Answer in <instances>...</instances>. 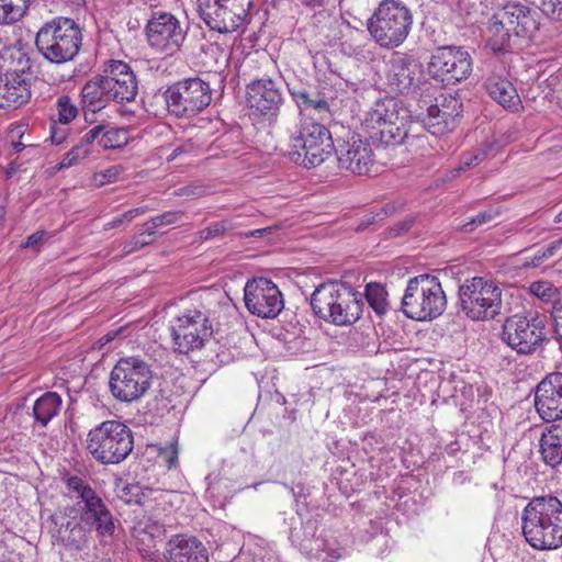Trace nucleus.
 <instances>
[{
	"instance_id": "nucleus-27",
	"label": "nucleus",
	"mask_w": 562,
	"mask_h": 562,
	"mask_svg": "<svg viewBox=\"0 0 562 562\" xmlns=\"http://www.w3.org/2000/svg\"><path fill=\"white\" fill-rule=\"evenodd\" d=\"M167 562H207L205 546L195 537L173 536L168 542Z\"/></svg>"
},
{
	"instance_id": "nucleus-58",
	"label": "nucleus",
	"mask_w": 562,
	"mask_h": 562,
	"mask_svg": "<svg viewBox=\"0 0 562 562\" xmlns=\"http://www.w3.org/2000/svg\"><path fill=\"white\" fill-rule=\"evenodd\" d=\"M413 223H414V217H407L403 222H401L397 225H395L394 227H392L390 233L393 236H400L404 232H407L411 228V226L413 225Z\"/></svg>"
},
{
	"instance_id": "nucleus-22",
	"label": "nucleus",
	"mask_w": 562,
	"mask_h": 562,
	"mask_svg": "<svg viewBox=\"0 0 562 562\" xmlns=\"http://www.w3.org/2000/svg\"><path fill=\"white\" fill-rule=\"evenodd\" d=\"M535 407L546 423L562 419V372H551L538 383Z\"/></svg>"
},
{
	"instance_id": "nucleus-17",
	"label": "nucleus",
	"mask_w": 562,
	"mask_h": 562,
	"mask_svg": "<svg viewBox=\"0 0 562 562\" xmlns=\"http://www.w3.org/2000/svg\"><path fill=\"white\" fill-rule=\"evenodd\" d=\"M247 103L256 115L274 121L284 102L281 82L270 78L252 80L246 89Z\"/></svg>"
},
{
	"instance_id": "nucleus-29",
	"label": "nucleus",
	"mask_w": 562,
	"mask_h": 562,
	"mask_svg": "<svg viewBox=\"0 0 562 562\" xmlns=\"http://www.w3.org/2000/svg\"><path fill=\"white\" fill-rule=\"evenodd\" d=\"M341 296L336 304L335 312L328 314L326 322H329L336 326H346L356 323L363 308V302L358 297L357 293L349 286H345Z\"/></svg>"
},
{
	"instance_id": "nucleus-33",
	"label": "nucleus",
	"mask_w": 562,
	"mask_h": 562,
	"mask_svg": "<svg viewBox=\"0 0 562 562\" xmlns=\"http://www.w3.org/2000/svg\"><path fill=\"white\" fill-rule=\"evenodd\" d=\"M485 87L490 97L505 109H515L520 102L516 88L507 79L491 77Z\"/></svg>"
},
{
	"instance_id": "nucleus-40",
	"label": "nucleus",
	"mask_w": 562,
	"mask_h": 562,
	"mask_svg": "<svg viewBox=\"0 0 562 562\" xmlns=\"http://www.w3.org/2000/svg\"><path fill=\"white\" fill-rule=\"evenodd\" d=\"M387 292L379 283H369L366 286V299L378 315H382L387 308Z\"/></svg>"
},
{
	"instance_id": "nucleus-4",
	"label": "nucleus",
	"mask_w": 562,
	"mask_h": 562,
	"mask_svg": "<svg viewBox=\"0 0 562 562\" xmlns=\"http://www.w3.org/2000/svg\"><path fill=\"white\" fill-rule=\"evenodd\" d=\"M413 26V13L401 0H382L367 20L372 40L384 49L401 46Z\"/></svg>"
},
{
	"instance_id": "nucleus-53",
	"label": "nucleus",
	"mask_w": 562,
	"mask_h": 562,
	"mask_svg": "<svg viewBox=\"0 0 562 562\" xmlns=\"http://www.w3.org/2000/svg\"><path fill=\"white\" fill-rule=\"evenodd\" d=\"M119 175V170L116 167H111L103 172L95 173L93 180L97 186H104L106 183L113 182Z\"/></svg>"
},
{
	"instance_id": "nucleus-23",
	"label": "nucleus",
	"mask_w": 562,
	"mask_h": 562,
	"mask_svg": "<svg viewBox=\"0 0 562 562\" xmlns=\"http://www.w3.org/2000/svg\"><path fill=\"white\" fill-rule=\"evenodd\" d=\"M102 72L114 102L124 103L135 100L138 83L128 64L122 60H109L104 64Z\"/></svg>"
},
{
	"instance_id": "nucleus-48",
	"label": "nucleus",
	"mask_w": 562,
	"mask_h": 562,
	"mask_svg": "<svg viewBox=\"0 0 562 562\" xmlns=\"http://www.w3.org/2000/svg\"><path fill=\"white\" fill-rule=\"evenodd\" d=\"M183 217L182 211H168L158 216L153 217L151 223L155 227L176 224Z\"/></svg>"
},
{
	"instance_id": "nucleus-36",
	"label": "nucleus",
	"mask_w": 562,
	"mask_h": 562,
	"mask_svg": "<svg viewBox=\"0 0 562 562\" xmlns=\"http://www.w3.org/2000/svg\"><path fill=\"white\" fill-rule=\"evenodd\" d=\"M31 0H0V24L10 25L20 21L27 12Z\"/></svg>"
},
{
	"instance_id": "nucleus-30",
	"label": "nucleus",
	"mask_w": 562,
	"mask_h": 562,
	"mask_svg": "<svg viewBox=\"0 0 562 562\" xmlns=\"http://www.w3.org/2000/svg\"><path fill=\"white\" fill-rule=\"evenodd\" d=\"M345 285L338 282L319 284L311 295V306L315 315L327 321L328 314L335 312Z\"/></svg>"
},
{
	"instance_id": "nucleus-34",
	"label": "nucleus",
	"mask_w": 562,
	"mask_h": 562,
	"mask_svg": "<svg viewBox=\"0 0 562 562\" xmlns=\"http://www.w3.org/2000/svg\"><path fill=\"white\" fill-rule=\"evenodd\" d=\"M497 10L490 19L487 24L488 40L487 44L493 52H503L509 46L510 36L513 31L508 24L501 16Z\"/></svg>"
},
{
	"instance_id": "nucleus-64",
	"label": "nucleus",
	"mask_w": 562,
	"mask_h": 562,
	"mask_svg": "<svg viewBox=\"0 0 562 562\" xmlns=\"http://www.w3.org/2000/svg\"><path fill=\"white\" fill-rule=\"evenodd\" d=\"M12 146L15 149L16 153H19V151H21L22 149L25 148V145L23 143H21V142L12 143Z\"/></svg>"
},
{
	"instance_id": "nucleus-42",
	"label": "nucleus",
	"mask_w": 562,
	"mask_h": 562,
	"mask_svg": "<svg viewBox=\"0 0 562 562\" xmlns=\"http://www.w3.org/2000/svg\"><path fill=\"white\" fill-rule=\"evenodd\" d=\"M55 106L58 121L61 124L70 123L78 115V108L76 103L67 94L60 95L57 99Z\"/></svg>"
},
{
	"instance_id": "nucleus-37",
	"label": "nucleus",
	"mask_w": 562,
	"mask_h": 562,
	"mask_svg": "<svg viewBox=\"0 0 562 562\" xmlns=\"http://www.w3.org/2000/svg\"><path fill=\"white\" fill-rule=\"evenodd\" d=\"M302 536L300 532H293L292 537L294 541H296L301 548L306 553H312L313 551H318L322 548V541L315 539L316 536V522L312 520H307L302 524Z\"/></svg>"
},
{
	"instance_id": "nucleus-39",
	"label": "nucleus",
	"mask_w": 562,
	"mask_h": 562,
	"mask_svg": "<svg viewBox=\"0 0 562 562\" xmlns=\"http://www.w3.org/2000/svg\"><path fill=\"white\" fill-rule=\"evenodd\" d=\"M128 142V133L122 127H110L103 125V132L100 136L99 146L104 149L120 148Z\"/></svg>"
},
{
	"instance_id": "nucleus-41",
	"label": "nucleus",
	"mask_w": 562,
	"mask_h": 562,
	"mask_svg": "<svg viewBox=\"0 0 562 562\" xmlns=\"http://www.w3.org/2000/svg\"><path fill=\"white\" fill-rule=\"evenodd\" d=\"M503 213L502 206H490L488 209L480 212L476 216L471 217L461 229L464 232H472L477 226L485 225L497 220Z\"/></svg>"
},
{
	"instance_id": "nucleus-56",
	"label": "nucleus",
	"mask_w": 562,
	"mask_h": 562,
	"mask_svg": "<svg viewBox=\"0 0 562 562\" xmlns=\"http://www.w3.org/2000/svg\"><path fill=\"white\" fill-rule=\"evenodd\" d=\"M40 243H49L48 238H47V233L44 232V231H37L33 234H31L26 241L24 244H21L20 246H30V247H33V246H37Z\"/></svg>"
},
{
	"instance_id": "nucleus-13",
	"label": "nucleus",
	"mask_w": 562,
	"mask_h": 562,
	"mask_svg": "<svg viewBox=\"0 0 562 562\" xmlns=\"http://www.w3.org/2000/svg\"><path fill=\"white\" fill-rule=\"evenodd\" d=\"M212 335L213 326L206 310L188 308L171 322L173 349L179 353L201 349Z\"/></svg>"
},
{
	"instance_id": "nucleus-18",
	"label": "nucleus",
	"mask_w": 562,
	"mask_h": 562,
	"mask_svg": "<svg viewBox=\"0 0 562 562\" xmlns=\"http://www.w3.org/2000/svg\"><path fill=\"white\" fill-rule=\"evenodd\" d=\"M420 64L412 56L396 54L390 61L386 74L387 86L392 92L398 94H422V86L429 83L422 81Z\"/></svg>"
},
{
	"instance_id": "nucleus-49",
	"label": "nucleus",
	"mask_w": 562,
	"mask_h": 562,
	"mask_svg": "<svg viewBox=\"0 0 562 562\" xmlns=\"http://www.w3.org/2000/svg\"><path fill=\"white\" fill-rule=\"evenodd\" d=\"M542 12L552 20L562 21V0H542Z\"/></svg>"
},
{
	"instance_id": "nucleus-52",
	"label": "nucleus",
	"mask_w": 562,
	"mask_h": 562,
	"mask_svg": "<svg viewBox=\"0 0 562 562\" xmlns=\"http://www.w3.org/2000/svg\"><path fill=\"white\" fill-rule=\"evenodd\" d=\"M102 132H103V125L102 124L95 125L81 137V139L78 144L80 146H82L83 148H88L89 145L93 144L94 142H97L99 144L100 136H101Z\"/></svg>"
},
{
	"instance_id": "nucleus-38",
	"label": "nucleus",
	"mask_w": 562,
	"mask_h": 562,
	"mask_svg": "<svg viewBox=\"0 0 562 562\" xmlns=\"http://www.w3.org/2000/svg\"><path fill=\"white\" fill-rule=\"evenodd\" d=\"M65 483L68 491L72 494L71 497L80 499V506L99 496L88 482L77 475L66 477Z\"/></svg>"
},
{
	"instance_id": "nucleus-5",
	"label": "nucleus",
	"mask_w": 562,
	"mask_h": 562,
	"mask_svg": "<svg viewBox=\"0 0 562 562\" xmlns=\"http://www.w3.org/2000/svg\"><path fill=\"white\" fill-rule=\"evenodd\" d=\"M86 448L101 464H119L134 449L133 431L120 420H105L90 429Z\"/></svg>"
},
{
	"instance_id": "nucleus-19",
	"label": "nucleus",
	"mask_w": 562,
	"mask_h": 562,
	"mask_svg": "<svg viewBox=\"0 0 562 562\" xmlns=\"http://www.w3.org/2000/svg\"><path fill=\"white\" fill-rule=\"evenodd\" d=\"M21 67H10L0 77V108H19L31 99L30 78L31 60L20 58Z\"/></svg>"
},
{
	"instance_id": "nucleus-50",
	"label": "nucleus",
	"mask_w": 562,
	"mask_h": 562,
	"mask_svg": "<svg viewBox=\"0 0 562 562\" xmlns=\"http://www.w3.org/2000/svg\"><path fill=\"white\" fill-rule=\"evenodd\" d=\"M387 215H389V210L387 209H381L378 212H370V213L366 214L362 217V220H361L360 224L358 225L357 229L358 231H363V229L370 227L371 225H375L379 222H381L384 218H386Z\"/></svg>"
},
{
	"instance_id": "nucleus-15",
	"label": "nucleus",
	"mask_w": 562,
	"mask_h": 562,
	"mask_svg": "<svg viewBox=\"0 0 562 562\" xmlns=\"http://www.w3.org/2000/svg\"><path fill=\"white\" fill-rule=\"evenodd\" d=\"M427 70L432 79L442 85H456L471 75L472 58L467 50L460 47H439L431 55Z\"/></svg>"
},
{
	"instance_id": "nucleus-3",
	"label": "nucleus",
	"mask_w": 562,
	"mask_h": 562,
	"mask_svg": "<svg viewBox=\"0 0 562 562\" xmlns=\"http://www.w3.org/2000/svg\"><path fill=\"white\" fill-rule=\"evenodd\" d=\"M289 147L290 160L305 168L322 165L335 149L329 130L323 124L304 119L289 131Z\"/></svg>"
},
{
	"instance_id": "nucleus-14",
	"label": "nucleus",
	"mask_w": 562,
	"mask_h": 562,
	"mask_svg": "<svg viewBox=\"0 0 562 562\" xmlns=\"http://www.w3.org/2000/svg\"><path fill=\"white\" fill-rule=\"evenodd\" d=\"M145 35L153 49L172 56L180 50L187 37V29L173 14L153 11L145 25Z\"/></svg>"
},
{
	"instance_id": "nucleus-28",
	"label": "nucleus",
	"mask_w": 562,
	"mask_h": 562,
	"mask_svg": "<svg viewBox=\"0 0 562 562\" xmlns=\"http://www.w3.org/2000/svg\"><path fill=\"white\" fill-rule=\"evenodd\" d=\"M108 88L103 74L92 77L83 85L80 92V103L86 121H88L87 115L89 112L94 114L113 101V97H111Z\"/></svg>"
},
{
	"instance_id": "nucleus-47",
	"label": "nucleus",
	"mask_w": 562,
	"mask_h": 562,
	"mask_svg": "<svg viewBox=\"0 0 562 562\" xmlns=\"http://www.w3.org/2000/svg\"><path fill=\"white\" fill-rule=\"evenodd\" d=\"M554 255V248H546L543 250L537 251L532 257H526L525 261L522 262L524 267H548L550 263H548V260L552 258Z\"/></svg>"
},
{
	"instance_id": "nucleus-25",
	"label": "nucleus",
	"mask_w": 562,
	"mask_h": 562,
	"mask_svg": "<svg viewBox=\"0 0 562 562\" xmlns=\"http://www.w3.org/2000/svg\"><path fill=\"white\" fill-rule=\"evenodd\" d=\"M76 507L88 532L93 530L101 538H110L114 535L116 529L114 517L100 496L82 506L77 503Z\"/></svg>"
},
{
	"instance_id": "nucleus-6",
	"label": "nucleus",
	"mask_w": 562,
	"mask_h": 562,
	"mask_svg": "<svg viewBox=\"0 0 562 562\" xmlns=\"http://www.w3.org/2000/svg\"><path fill=\"white\" fill-rule=\"evenodd\" d=\"M446 306V294L437 277L419 274L407 281L402 311L408 318L432 321L445 312Z\"/></svg>"
},
{
	"instance_id": "nucleus-44",
	"label": "nucleus",
	"mask_w": 562,
	"mask_h": 562,
	"mask_svg": "<svg viewBox=\"0 0 562 562\" xmlns=\"http://www.w3.org/2000/svg\"><path fill=\"white\" fill-rule=\"evenodd\" d=\"M530 292L544 302H555L558 289L548 281H537L531 283Z\"/></svg>"
},
{
	"instance_id": "nucleus-24",
	"label": "nucleus",
	"mask_w": 562,
	"mask_h": 562,
	"mask_svg": "<svg viewBox=\"0 0 562 562\" xmlns=\"http://www.w3.org/2000/svg\"><path fill=\"white\" fill-rule=\"evenodd\" d=\"M337 160L340 170L353 175H368L373 165L372 148L359 135L352 134L337 149Z\"/></svg>"
},
{
	"instance_id": "nucleus-7",
	"label": "nucleus",
	"mask_w": 562,
	"mask_h": 562,
	"mask_svg": "<svg viewBox=\"0 0 562 562\" xmlns=\"http://www.w3.org/2000/svg\"><path fill=\"white\" fill-rule=\"evenodd\" d=\"M154 378L151 366L139 356L121 358L110 373L109 389L120 402L142 398L150 389Z\"/></svg>"
},
{
	"instance_id": "nucleus-12",
	"label": "nucleus",
	"mask_w": 562,
	"mask_h": 562,
	"mask_svg": "<svg viewBox=\"0 0 562 562\" xmlns=\"http://www.w3.org/2000/svg\"><path fill=\"white\" fill-rule=\"evenodd\" d=\"M502 339L519 355L536 352L548 340L547 316L535 313L508 317L503 325Z\"/></svg>"
},
{
	"instance_id": "nucleus-11",
	"label": "nucleus",
	"mask_w": 562,
	"mask_h": 562,
	"mask_svg": "<svg viewBox=\"0 0 562 562\" xmlns=\"http://www.w3.org/2000/svg\"><path fill=\"white\" fill-rule=\"evenodd\" d=\"M164 100L170 114L191 117L206 109L212 101L210 83L200 77L179 80L164 92Z\"/></svg>"
},
{
	"instance_id": "nucleus-51",
	"label": "nucleus",
	"mask_w": 562,
	"mask_h": 562,
	"mask_svg": "<svg viewBox=\"0 0 562 562\" xmlns=\"http://www.w3.org/2000/svg\"><path fill=\"white\" fill-rule=\"evenodd\" d=\"M548 87L553 91L558 105L562 109V74L551 75L548 79Z\"/></svg>"
},
{
	"instance_id": "nucleus-43",
	"label": "nucleus",
	"mask_w": 562,
	"mask_h": 562,
	"mask_svg": "<svg viewBox=\"0 0 562 562\" xmlns=\"http://www.w3.org/2000/svg\"><path fill=\"white\" fill-rule=\"evenodd\" d=\"M488 150L490 146H485L482 148H477L474 151L464 154L461 158L458 168H456V171L461 172L469 168L480 165L482 161L485 160Z\"/></svg>"
},
{
	"instance_id": "nucleus-16",
	"label": "nucleus",
	"mask_w": 562,
	"mask_h": 562,
	"mask_svg": "<svg viewBox=\"0 0 562 562\" xmlns=\"http://www.w3.org/2000/svg\"><path fill=\"white\" fill-rule=\"evenodd\" d=\"M247 310L261 318H274L284 307L279 288L267 278L250 280L244 289Z\"/></svg>"
},
{
	"instance_id": "nucleus-45",
	"label": "nucleus",
	"mask_w": 562,
	"mask_h": 562,
	"mask_svg": "<svg viewBox=\"0 0 562 562\" xmlns=\"http://www.w3.org/2000/svg\"><path fill=\"white\" fill-rule=\"evenodd\" d=\"M89 148H83L79 144H76L60 160L58 168H69L77 165L80 160L89 155Z\"/></svg>"
},
{
	"instance_id": "nucleus-54",
	"label": "nucleus",
	"mask_w": 562,
	"mask_h": 562,
	"mask_svg": "<svg viewBox=\"0 0 562 562\" xmlns=\"http://www.w3.org/2000/svg\"><path fill=\"white\" fill-rule=\"evenodd\" d=\"M206 193V190L202 186H187L179 188L173 192L176 196H192L200 198Z\"/></svg>"
},
{
	"instance_id": "nucleus-62",
	"label": "nucleus",
	"mask_w": 562,
	"mask_h": 562,
	"mask_svg": "<svg viewBox=\"0 0 562 562\" xmlns=\"http://www.w3.org/2000/svg\"><path fill=\"white\" fill-rule=\"evenodd\" d=\"M272 231V227H266L261 229H256L249 233H245V236H263L265 234H270Z\"/></svg>"
},
{
	"instance_id": "nucleus-8",
	"label": "nucleus",
	"mask_w": 562,
	"mask_h": 562,
	"mask_svg": "<svg viewBox=\"0 0 562 562\" xmlns=\"http://www.w3.org/2000/svg\"><path fill=\"white\" fill-rule=\"evenodd\" d=\"M460 311L472 321L494 319L502 308V290L492 280L474 277L459 288Z\"/></svg>"
},
{
	"instance_id": "nucleus-59",
	"label": "nucleus",
	"mask_w": 562,
	"mask_h": 562,
	"mask_svg": "<svg viewBox=\"0 0 562 562\" xmlns=\"http://www.w3.org/2000/svg\"><path fill=\"white\" fill-rule=\"evenodd\" d=\"M161 453L166 456L169 469L176 467L178 462V451L175 445H170L169 448L165 449Z\"/></svg>"
},
{
	"instance_id": "nucleus-32",
	"label": "nucleus",
	"mask_w": 562,
	"mask_h": 562,
	"mask_svg": "<svg viewBox=\"0 0 562 562\" xmlns=\"http://www.w3.org/2000/svg\"><path fill=\"white\" fill-rule=\"evenodd\" d=\"M63 404L61 396L56 392H45L33 405V418L35 425L45 428L48 423L58 415Z\"/></svg>"
},
{
	"instance_id": "nucleus-63",
	"label": "nucleus",
	"mask_w": 562,
	"mask_h": 562,
	"mask_svg": "<svg viewBox=\"0 0 562 562\" xmlns=\"http://www.w3.org/2000/svg\"><path fill=\"white\" fill-rule=\"evenodd\" d=\"M121 224H123V220L120 216H116L113 218V221L110 223L111 227H116V226H120Z\"/></svg>"
},
{
	"instance_id": "nucleus-10",
	"label": "nucleus",
	"mask_w": 562,
	"mask_h": 562,
	"mask_svg": "<svg viewBox=\"0 0 562 562\" xmlns=\"http://www.w3.org/2000/svg\"><path fill=\"white\" fill-rule=\"evenodd\" d=\"M370 137L382 146H396L408 137L406 116L401 115L392 98L379 100L366 116Z\"/></svg>"
},
{
	"instance_id": "nucleus-9",
	"label": "nucleus",
	"mask_w": 562,
	"mask_h": 562,
	"mask_svg": "<svg viewBox=\"0 0 562 562\" xmlns=\"http://www.w3.org/2000/svg\"><path fill=\"white\" fill-rule=\"evenodd\" d=\"M422 94L418 99L420 110H426L423 116L425 128L432 135H443L452 131L462 113V102L456 97L440 94L431 83L423 85Z\"/></svg>"
},
{
	"instance_id": "nucleus-46",
	"label": "nucleus",
	"mask_w": 562,
	"mask_h": 562,
	"mask_svg": "<svg viewBox=\"0 0 562 562\" xmlns=\"http://www.w3.org/2000/svg\"><path fill=\"white\" fill-rule=\"evenodd\" d=\"M231 228V225L227 221L216 222L209 225L206 228L202 229L200 234V241H209L216 237H220L224 235L228 229Z\"/></svg>"
},
{
	"instance_id": "nucleus-61",
	"label": "nucleus",
	"mask_w": 562,
	"mask_h": 562,
	"mask_svg": "<svg viewBox=\"0 0 562 562\" xmlns=\"http://www.w3.org/2000/svg\"><path fill=\"white\" fill-rule=\"evenodd\" d=\"M50 139L56 145L61 144L65 140V132L53 126L50 131Z\"/></svg>"
},
{
	"instance_id": "nucleus-35",
	"label": "nucleus",
	"mask_w": 562,
	"mask_h": 562,
	"mask_svg": "<svg viewBox=\"0 0 562 562\" xmlns=\"http://www.w3.org/2000/svg\"><path fill=\"white\" fill-rule=\"evenodd\" d=\"M289 92L295 101L300 113L304 110H315L318 113L328 112L329 104L327 100L317 91H311L305 88H289Z\"/></svg>"
},
{
	"instance_id": "nucleus-1",
	"label": "nucleus",
	"mask_w": 562,
	"mask_h": 562,
	"mask_svg": "<svg viewBox=\"0 0 562 562\" xmlns=\"http://www.w3.org/2000/svg\"><path fill=\"white\" fill-rule=\"evenodd\" d=\"M525 540L536 550L562 547V502L553 495L531 498L521 513Z\"/></svg>"
},
{
	"instance_id": "nucleus-31",
	"label": "nucleus",
	"mask_w": 562,
	"mask_h": 562,
	"mask_svg": "<svg viewBox=\"0 0 562 562\" xmlns=\"http://www.w3.org/2000/svg\"><path fill=\"white\" fill-rule=\"evenodd\" d=\"M539 453L542 462L550 468L562 464V425L553 424L542 431Z\"/></svg>"
},
{
	"instance_id": "nucleus-26",
	"label": "nucleus",
	"mask_w": 562,
	"mask_h": 562,
	"mask_svg": "<svg viewBox=\"0 0 562 562\" xmlns=\"http://www.w3.org/2000/svg\"><path fill=\"white\" fill-rule=\"evenodd\" d=\"M501 18L518 37L532 38L540 26L539 13L521 3L510 2L498 9Z\"/></svg>"
},
{
	"instance_id": "nucleus-60",
	"label": "nucleus",
	"mask_w": 562,
	"mask_h": 562,
	"mask_svg": "<svg viewBox=\"0 0 562 562\" xmlns=\"http://www.w3.org/2000/svg\"><path fill=\"white\" fill-rule=\"evenodd\" d=\"M146 212H147L146 206L135 207V209H131V210L124 212L123 214H121V217L123 220V223H126V222H131L136 216L142 215Z\"/></svg>"
},
{
	"instance_id": "nucleus-20",
	"label": "nucleus",
	"mask_w": 562,
	"mask_h": 562,
	"mask_svg": "<svg viewBox=\"0 0 562 562\" xmlns=\"http://www.w3.org/2000/svg\"><path fill=\"white\" fill-rule=\"evenodd\" d=\"M53 539L68 550H81L89 540V532L79 517L76 506H67L58 515L52 517Z\"/></svg>"
},
{
	"instance_id": "nucleus-21",
	"label": "nucleus",
	"mask_w": 562,
	"mask_h": 562,
	"mask_svg": "<svg viewBox=\"0 0 562 562\" xmlns=\"http://www.w3.org/2000/svg\"><path fill=\"white\" fill-rule=\"evenodd\" d=\"M199 13L204 23L218 33H233L250 21V12L212 0H199Z\"/></svg>"
},
{
	"instance_id": "nucleus-57",
	"label": "nucleus",
	"mask_w": 562,
	"mask_h": 562,
	"mask_svg": "<svg viewBox=\"0 0 562 562\" xmlns=\"http://www.w3.org/2000/svg\"><path fill=\"white\" fill-rule=\"evenodd\" d=\"M24 57L25 59L30 60V58L27 57L26 54L22 53V52H16V50H12L10 54H9V57L4 58V64H3V67L4 69L7 70L8 68L10 67H14V65H16V68L18 67H21V64H20V58L21 57Z\"/></svg>"
},
{
	"instance_id": "nucleus-55",
	"label": "nucleus",
	"mask_w": 562,
	"mask_h": 562,
	"mask_svg": "<svg viewBox=\"0 0 562 562\" xmlns=\"http://www.w3.org/2000/svg\"><path fill=\"white\" fill-rule=\"evenodd\" d=\"M551 314L554 322L555 334L558 338L562 340V304H554Z\"/></svg>"
},
{
	"instance_id": "nucleus-2",
	"label": "nucleus",
	"mask_w": 562,
	"mask_h": 562,
	"mask_svg": "<svg viewBox=\"0 0 562 562\" xmlns=\"http://www.w3.org/2000/svg\"><path fill=\"white\" fill-rule=\"evenodd\" d=\"M82 45L79 25L70 18L57 16L45 22L36 33L38 53L52 64H66L75 59Z\"/></svg>"
}]
</instances>
